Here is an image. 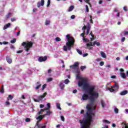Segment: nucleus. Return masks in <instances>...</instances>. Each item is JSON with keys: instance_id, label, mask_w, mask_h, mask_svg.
Listing matches in <instances>:
<instances>
[{"instance_id": "obj_32", "label": "nucleus", "mask_w": 128, "mask_h": 128, "mask_svg": "<svg viewBox=\"0 0 128 128\" xmlns=\"http://www.w3.org/2000/svg\"><path fill=\"white\" fill-rule=\"evenodd\" d=\"M87 30H90V22L87 23Z\"/></svg>"}, {"instance_id": "obj_3", "label": "nucleus", "mask_w": 128, "mask_h": 128, "mask_svg": "<svg viewBox=\"0 0 128 128\" xmlns=\"http://www.w3.org/2000/svg\"><path fill=\"white\" fill-rule=\"evenodd\" d=\"M66 38L68 39V42H66V46H63V50H64V52H68V50H70L74 46V39L73 37L70 36V34H68Z\"/></svg>"}, {"instance_id": "obj_43", "label": "nucleus", "mask_w": 128, "mask_h": 128, "mask_svg": "<svg viewBox=\"0 0 128 128\" xmlns=\"http://www.w3.org/2000/svg\"><path fill=\"white\" fill-rule=\"evenodd\" d=\"M86 12H90V10L88 9V5H86Z\"/></svg>"}, {"instance_id": "obj_29", "label": "nucleus", "mask_w": 128, "mask_h": 128, "mask_svg": "<svg viewBox=\"0 0 128 128\" xmlns=\"http://www.w3.org/2000/svg\"><path fill=\"white\" fill-rule=\"evenodd\" d=\"M83 41L84 42H90V40L86 38H83Z\"/></svg>"}, {"instance_id": "obj_10", "label": "nucleus", "mask_w": 128, "mask_h": 128, "mask_svg": "<svg viewBox=\"0 0 128 128\" xmlns=\"http://www.w3.org/2000/svg\"><path fill=\"white\" fill-rule=\"evenodd\" d=\"M40 6H44V0H41L40 2H38L37 3L38 8H40Z\"/></svg>"}, {"instance_id": "obj_40", "label": "nucleus", "mask_w": 128, "mask_h": 128, "mask_svg": "<svg viewBox=\"0 0 128 128\" xmlns=\"http://www.w3.org/2000/svg\"><path fill=\"white\" fill-rule=\"evenodd\" d=\"M10 16H12V13H8L6 16V18H10Z\"/></svg>"}, {"instance_id": "obj_64", "label": "nucleus", "mask_w": 128, "mask_h": 128, "mask_svg": "<svg viewBox=\"0 0 128 128\" xmlns=\"http://www.w3.org/2000/svg\"><path fill=\"white\" fill-rule=\"evenodd\" d=\"M116 76H111V78H116Z\"/></svg>"}, {"instance_id": "obj_47", "label": "nucleus", "mask_w": 128, "mask_h": 128, "mask_svg": "<svg viewBox=\"0 0 128 128\" xmlns=\"http://www.w3.org/2000/svg\"><path fill=\"white\" fill-rule=\"evenodd\" d=\"M0 92L1 94H4V86H2V89L0 90Z\"/></svg>"}, {"instance_id": "obj_5", "label": "nucleus", "mask_w": 128, "mask_h": 128, "mask_svg": "<svg viewBox=\"0 0 128 128\" xmlns=\"http://www.w3.org/2000/svg\"><path fill=\"white\" fill-rule=\"evenodd\" d=\"M34 44L32 42H23L22 44V46H24V50H26V52H28V50H30V48H32V45Z\"/></svg>"}, {"instance_id": "obj_58", "label": "nucleus", "mask_w": 128, "mask_h": 128, "mask_svg": "<svg viewBox=\"0 0 128 128\" xmlns=\"http://www.w3.org/2000/svg\"><path fill=\"white\" fill-rule=\"evenodd\" d=\"M40 108H44V105L42 104H40Z\"/></svg>"}, {"instance_id": "obj_44", "label": "nucleus", "mask_w": 128, "mask_h": 128, "mask_svg": "<svg viewBox=\"0 0 128 128\" xmlns=\"http://www.w3.org/2000/svg\"><path fill=\"white\" fill-rule=\"evenodd\" d=\"M50 6V0H48V4H47V7L48 8Z\"/></svg>"}, {"instance_id": "obj_22", "label": "nucleus", "mask_w": 128, "mask_h": 128, "mask_svg": "<svg viewBox=\"0 0 128 128\" xmlns=\"http://www.w3.org/2000/svg\"><path fill=\"white\" fill-rule=\"evenodd\" d=\"M56 108H58V110H62V108H60V104L56 103Z\"/></svg>"}, {"instance_id": "obj_18", "label": "nucleus", "mask_w": 128, "mask_h": 128, "mask_svg": "<svg viewBox=\"0 0 128 128\" xmlns=\"http://www.w3.org/2000/svg\"><path fill=\"white\" fill-rule=\"evenodd\" d=\"M100 54H101V56L104 58H106V54L104 52H100Z\"/></svg>"}, {"instance_id": "obj_48", "label": "nucleus", "mask_w": 128, "mask_h": 128, "mask_svg": "<svg viewBox=\"0 0 128 128\" xmlns=\"http://www.w3.org/2000/svg\"><path fill=\"white\" fill-rule=\"evenodd\" d=\"M103 122H105V124H110V122L108 120H104Z\"/></svg>"}, {"instance_id": "obj_28", "label": "nucleus", "mask_w": 128, "mask_h": 128, "mask_svg": "<svg viewBox=\"0 0 128 128\" xmlns=\"http://www.w3.org/2000/svg\"><path fill=\"white\" fill-rule=\"evenodd\" d=\"M14 98V96L11 94L8 95V100H12Z\"/></svg>"}, {"instance_id": "obj_52", "label": "nucleus", "mask_w": 128, "mask_h": 128, "mask_svg": "<svg viewBox=\"0 0 128 128\" xmlns=\"http://www.w3.org/2000/svg\"><path fill=\"white\" fill-rule=\"evenodd\" d=\"M86 35V33L83 32L80 34L81 36H82L83 38H84V36Z\"/></svg>"}, {"instance_id": "obj_7", "label": "nucleus", "mask_w": 128, "mask_h": 128, "mask_svg": "<svg viewBox=\"0 0 128 128\" xmlns=\"http://www.w3.org/2000/svg\"><path fill=\"white\" fill-rule=\"evenodd\" d=\"M42 116L41 115H39L38 117L36 118V120H38L36 123V126H37L38 128H40V122H42Z\"/></svg>"}, {"instance_id": "obj_36", "label": "nucleus", "mask_w": 128, "mask_h": 128, "mask_svg": "<svg viewBox=\"0 0 128 128\" xmlns=\"http://www.w3.org/2000/svg\"><path fill=\"white\" fill-rule=\"evenodd\" d=\"M70 82V80L68 79H66L65 80H64V83H65L66 84H68Z\"/></svg>"}, {"instance_id": "obj_15", "label": "nucleus", "mask_w": 128, "mask_h": 128, "mask_svg": "<svg viewBox=\"0 0 128 128\" xmlns=\"http://www.w3.org/2000/svg\"><path fill=\"white\" fill-rule=\"evenodd\" d=\"M120 76L122 78H126V75L124 72L120 73Z\"/></svg>"}, {"instance_id": "obj_50", "label": "nucleus", "mask_w": 128, "mask_h": 128, "mask_svg": "<svg viewBox=\"0 0 128 128\" xmlns=\"http://www.w3.org/2000/svg\"><path fill=\"white\" fill-rule=\"evenodd\" d=\"M100 66H104V62H100Z\"/></svg>"}, {"instance_id": "obj_61", "label": "nucleus", "mask_w": 128, "mask_h": 128, "mask_svg": "<svg viewBox=\"0 0 128 128\" xmlns=\"http://www.w3.org/2000/svg\"><path fill=\"white\" fill-rule=\"evenodd\" d=\"M124 40H126V38L123 37V38H122V42H124Z\"/></svg>"}, {"instance_id": "obj_14", "label": "nucleus", "mask_w": 128, "mask_h": 128, "mask_svg": "<svg viewBox=\"0 0 128 128\" xmlns=\"http://www.w3.org/2000/svg\"><path fill=\"white\" fill-rule=\"evenodd\" d=\"M128 94V90L122 91L120 93V96H126Z\"/></svg>"}, {"instance_id": "obj_17", "label": "nucleus", "mask_w": 128, "mask_h": 128, "mask_svg": "<svg viewBox=\"0 0 128 128\" xmlns=\"http://www.w3.org/2000/svg\"><path fill=\"white\" fill-rule=\"evenodd\" d=\"M36 84L38 85L36 87V90H38L42 86V84L40 82H36Z\"/></svg>"}, {"instance_id": "obj_56", "label": "nucleus", "mask_w": 128, "mask_h": 128, "mask_svg": "<svg viewBox=\"0 0 128 128\" xmlns=\"http://www.w3.org/2000/svg\"><path fill=\"white\" fill-rule=\"evenodd\" d=\"M124 10L125 12H128V7H126V6H124Z\"/></svg>"}, {"instance_id": "obj_37", "label": "nucleus", "mask_w": 128, "mask_h": 128, "mask_svg": "<svg viewBox=\"0 0 128 128\" xmlns=\"http://www.w3.org/2000/svg\"><path fill=\"white\" fill-rule=\"evenodd\" d=\"M114 112L115 114H118V109L116 108H115L114 109Z\"/></svg>"}, {"instance_id": "obj_60", "label": "nucleus", "mask_w": 128, "mask_h": 128, "mask_svg": "<svg viewBox=\"0 0 128 128\" xmlns=\"http://www.w3.org/2000/svg\"><path fill=\"white\" fill-rule=\"evenodd\" d=\"M22 50H18L16 52L17 54H22Z\"/></svg>"}, {"instance_id": "obj_11", "label": "nucleus", "mask_w": 128, "mask_h": 128, "mask_svg": "<svg viewBox=\"0 0 128 128\" xmlns=\"http://www.w3.org/2000/svg\"><path fill=\"white\" fill-rule=\"evenodd\" d=\"M112 87H113L115 92H118V90L119 86H118V83L115 82L114 85Z\"/></svg>"}, {"instance_id": "obj_16", "label": "nucleus", "mask_w": 128, "mask_h": 128, "mask_svg": "<svg viewBox=\"0 0 128 128\" xmlns=\"http://www.w3.org/2000/svg\"><path fill=\"white\" fill-rule=\"evenodd\" d=\"M6 60L8 64H12V60L10 57H6Z\"/></svg>"}, {"instance_id": "obj_38", "label": "nucleus", "mask_w": 128, "mask_h": 128, "mask_svg": "<svg viewBox=\"0 0 128 128\" xmlns=\"http://www.w3.org/2000/svg\"><path fill=\"white\" fill-rule=\"evenodd\" d=\"M86 66H80V70H81L84 71V70L86 69Z\"/></svg>"}, {"instance_id": "obj_30", "label": "nucleus", "mask_w": 128, "mask_h": 128, "mask_svg": "<svg viewBox=\"0 0 128 128\" xmlns=\"http://www.w3.org/2000/svg\"><path fill=\"white\" fill-rule=\"evenodd\" d=\"M16 42V38H14L12 40H10L11 44H14Z\"/></svg>"}, {"instance_id": "obj_49", "label": "nucleus", "mask_w": 128, "mask_h": 128, "mask_svg": "<svg viewBox=\"0 0 128 128\" xmlns=\"http://www.w3.org/2000/svg\"><path fill=\"white\" fill-rule=\"evenodd\" d=\"M85 2H86V4H90V0H84Z\"/></svg>"}, {"instance_id": "obj_54", "label": "nucleus", "mask_w": 128, "mask_h": 128, "mask_svg": "<svg viewBox=\"0 0 128 128\" xmlns=\"http://www.w3.org/2000/svg\"><path fill=\"white\" fill-rule=\"evenodd\" d=\"M6 106H10V102L6 101Z\"/></svg>"}, {"instance_id": "obj_9", "label": "nucleus", "mask_w": 128, "mask_h": 128, "mask_svg": "<svg viewBox=\"0 0 128 128\" xmlns=\"http://www.w3.org/2000/svg\"><path fill=\"white\" fill-rule=\"evenodd\" d=\"M76 78H78V80H80V81L78 82H82L83 80H84L86 79V78L80 77V76L78 74H76Z\"/></svg>"}, {"instance_id": "obj_4", "label": "nucleus", "mask_w": 128, "mask_h": 128, "mask_svg": "<svg viewBox=\"0 0 128 128\" xmlns=\"http://www.w3.org/2000/svg\"><path fill=\"white\" fill-rule=\"evenodd\" d=\"M97 95H92V94H84L82 96V100H90L91 103L93 104L96 102V99L98 98V93H96Z\"/></svg>"}, {"instance_id": "obj_31", "label": "nucleus", "mask_w": 128, "mask_h": 128, "mask_svg": "<svg viewBox=\"0 0 128 128\" xmlns=\"http://www.w3.org/2000/svg\"><path fill=\"white\" fill-rule=\"evenodd\" d=\"M76 52L79 54H82V52L80 49H76Z\"/></svg>"}, {"instance_id": "obj_45", "label": "nucleus", "mask_w": 128, "mask_h": 128, "mask_svg": "<svg viewBox=\"0 0 128 128\" xmlns=\"http://www.w3.org/2000/svg\"><path fill=\"white\" fill-rule=\"evenodd\" d=\"M92 38H90V41L92 42V40H94V35H92V36H91Z\"/></svg>"}, {"instance_id": "obj_21", "label": "nucleus", "mask_w": 128, "mask_h": 128, "mask_svg": "<svg viewBox=\"0 0 128 128\" xmlns=\"http://www.w3.org/2000/svg\"><path fill=\"white\" fill-rule=\"evenodd\" d=\"M108 90H110V92H116V90H114V89L113 88L112 86L111 88H108Z\"/></svg>"}, {"instance_id": "obj_63", "label": "nucleus", "mask_w": 128, "mask_h": 128, "mask_svg": "<svg viewBox=\"0 0 128 128\" xmlns=\"http://www.w3.org/2000/svg\"><path fill=\"white\" fill-rule=\"evenodd\" d=\"M2 44H8V42H4Z\"/></svg>"}, {"instance_id": "obj_51", "label": "nucleus", "mask_w": 128, "mask_h": 128, "mask_svg": "<svg viewBox=\"0 0 128 128\" xmlns=\"http://www.w3.org/2000/svg\"><path fill=\"white\" fill-rule=\"evenodd\" d=\"M60 118H61V120H62V122H64V117L62 116H61Z\"/></svg>"}, {"instance_id": "obj_53", "label": "nucleus", "mask_w": 128, "mask_h": 128, "mask_svg": "<svg viewBox=\"0 0 128 128\" xmlns=\"http://www.w3.org/2000/svg\"><path fill=\"white\" fill-rule=\"evenodd\" d=\"M90 29H87L86 30V36H88V34H90Z\"/></svg>"}, {"instance_id": "obj_33", "label": "nucleus", "mask_w": 128, "mask_h": 128, "mask_svg": "<svg viewBox=\"0 0 128 128\" xmlns=\"http://www.w3.org/2000/svg\"><path fill=\"white\" fill-rule=\"evenodd\" d=\"M50 20H46V22H45V24H46V26H48V24H50Z\"/></svg>"}, {"instance_id": "obj_55", "label": "nucleus", "mask_w": 128, "mask_h": 128, "mask_svg": "<svg viewBox=\"0 0 128 128\" xmlns=\"http://www.w3.org/2000/svg\"><path fill=\"white\" fill-rule=\"evenodd\" d=\"M114 12H118V8H114Z\"/></svg>"}, {"instance_id": "obj_13", "label": "nucleus", "mask_w": 128, "mask_h": 128, "mask_svg": "<svg viewBox=\"0 0 128 128\" xmlns=\"http://www.w3.org/2000/svg\"><path fill=\"white\" fill-rule=\"evenodd\" d=\"M46 94H48L46 93V92H45L42 95H40V96H39L38 100H42V98H46Z\"/></svg>"}, {"instance_id": "obj_27", "label": "nucleus", "mask_w": 128, "mask_h": 128, "mask_svg": "<svg viewBox=\"0 0 128 128\" xmlns=\"http://www.w3.org/2000/svg\"><path fill=\"white\" fill-rule=\"evenodd\" d=\"M51 114H52V112H50V110H48L46 111V116H50Z\"/></svg>"}, {"instance_id": "obj_19", "label": "nucleus", "mask_w": 128, "mask_h": 128, "mask_svg": "<svg viewBox=\"0 0 128 128\" xmlns=\"http://www.w3.org/2000/svg\"><path fill=\"white\" fill-rule=\"evenodd\" d=\"M46 112L45 109H41L40 111L38 112V116H42V112Z\"/></svg>"}, {"instance_id": "obj_41", "label": "nucleus", "mask_w": 128, "mask_h": 128, "mask_svg": "<svg viewBox=\"0 0 128 128\" xmlns=\"http://www.w3.org/2000/svg\"><path fill=\"white\" fill-rule=\"evenodd\" d=\"M123 34L124 36H128V31H124Z\"/></svg>"}, {"instance_id": "obj_24", "label": "nucleus", "mask_w": 128, "mask_h": 128, "mask_svg": "<svg viewBox=\"0 0 128 128\" xmlns=\"http://www.w3.org/2000/svg\"><path fill=\"white\" fill-rule=\"evenodd\" d=\"M60 86L61 90H64V83L60 82Z\"/></svg>"}, {"instance_id": "obj_26", "label": "nucleus", "mask_w": 128, "mask_h": 128, "mask_svg": "<svg viewBox=\"0 0 128 128\" xmlns=\"http://www.w3.org/2000/svg\"><path fill=\"white\" fill-rule=\"evenodd\" d=\"M47 106L48 108L45 109V110H50V103H48Z\"/></svg>"}, {"instance_id": "obj_23", "label": "nucleus", "mask_w": 128, "mask_h": 128, "mask_svg": "<svg viewBox=\"0 0 128 128\" xmlns=\"http://www.w3.org/2000/svg\"><path fill=\"white\" fill-rule=\"evenodd\" d=\"M74 6H71L69 8H68V12H72V11L74 10Z\"/></svg>"}, {"instance_id": "obj_8", "label": "nucleus", "mask_w": 128, "mask_h": 128, "mask_svg": "<svg viewBox=\"0 0 128 128\" xmlns=\"http://www.w3.org/2000/svg\"><path fill=\"white\" fill-rule=\"evenodd\" d=\"M48 60V56H40L39 57L38 60L40 62H46Z\"/></svg>"}, {"instance_id": "obj_62", "label": "nucleus", "mask_w": 128, "mask_h": 128, "mask_svg": "<svg viewBox=\"0 0 128 128\" xmlns=\"http://www.w3.org/2000/svg\"><path fill=\"white\" fill-rule=\"evenodd\" d=\"M76 18V16H74V15H72V16H71V18L72 19V20H74V19Z\"/></svg>"}, {"instance_id": "obj_12", "label": "nucleus", "mask_w": 128, "mask_h": 128, "mask_svg": "<svg viewBox=\"0 0 128 128\" xmlns=\"http://www.w3.org/2000/svg\"><path fill=\"white\" fill-rule=\"evenodd\" d=\"M78 66H80V63L78 62H75L74 65L70 66L71 68H78Z\"/></svg>"}, {"instance_id": "obj_59", "label": "nucleus", "mask_w": 128, "mask_h": 128, "mask_svg": "<svg viewBox=\"0 0 128 128\" xmlns=\"http://www.w3.org/2000/svg\"><path fill=\"white\" fill-rule=\"evenodd\" d=\"M16 20L15 18H11V22H16Z\"/></svg>"}, {"instance_id": "obj_20", "label": "nucleus", "mask_w": 128, "mask_h": 128, "mask_svg": "<svg viewBox=\"0 0 128 128\" xmlns=\"http://www.w3.org/2000/svg\"><path fill=\"white\" fill-rule=\"evenodd\" d=\"M10 26V23H8L4 26V30H6Z\"/></svg>"}, {"instance_id": "obj_2", "label": "nucleus", "mask_w": 128, "mask_h": 128, "mask_svg": "<svg viewBox=\"0 0 128 128\" xmlns=\"http://www.w3.org/2000/svg\"><path fill=\"white\" fill-rule=\"evenodd\" d=\"M78 86H83L84 90H87L88 94H91L92 96H97L96 92L94 91L96 86H90V84L88 82V80L85 79L82 82H78Z\"/></svg>"}, {"instance_id": "obj_57", "label": "nucleus", "mask_w": 128, "mask_h": 128, "mask_svg": "<svg viewBox=\"0 0 128 128\" xmlns=\"http://www.w3.org/2000/svg\"><path fill=\"white\" fill-rule=\"evenodd\" d=\"M82 30H86V26H84L82 28Z\"/></svg>"}, {"instance_id": "obj_25", "label": "nucleus", "mask_w": 128, "mask_h": 128, "mask_svg": "<svg viewBox=\"0 0 128 128\" xmlns=\"http://www.w3.org/2000/svg\"><path fill=\"white\" fill-rule=\"evenodd\" d=\"M101 104L102 106V108H104V106H106V103L104 102V100H101Z\"/></svg>"}, {"instance_id": "obj_42", "label": "nucleus", "mask_w": 128, "mask_h": 128, "mask_svg": "<svg viewBox=\"0 0 128 128\" xmlns=\"http://www.w3.org/2000/svg\"><path fill=\"white\" fill-rule=\"evenodd\" d=\"M47 82H52V78H49L47 79Z\"/></svg>"}, {"instance_id": "obj_39", "label": "nucleus", "mask_w": 128, "mask_h": 128, "mask_svg": "<svg viewBox=\"0 0 128 128\" xmlns=\"http://www.w3.org/2000/svg\"><path fill=\"white\" fill-rule=\"evenodd\" d=\"M122 124L124 125V127L123 126L122 128H128V126L124 122H122Z\"/></svg>"}, {"instance_id": "obj_1", "label": "nucleus", "mask_w": 128, "mask_h": 128, "mask_svg": "<svg viewBox=\"0 0 128 128\" xmlns=\"http://www.w3.org/2000/svg\"><path fill=\"white\" fill-rule=\"evenodd\" d=\"M86 108L88 112H86V118L79 120V122L80 124V128H90L92 120V116H94V113L92 112L94 104H87Z\"/></svg>"}, {"instance_id": "obj_35", "label": "nucleus", "mask_w": 128, "mask_h": 128, "mask_svg": "<svg viewBox=\"0 0 128 128\" xmlns=\"http://www.w3.org/2000/svg\"><path fill=\"white\" fill-rule=\"evenodd\" d=\"M55 40L56 42H60V40H62V39H60V38L57 37L55 38Z\"/></svg>"}, {"instance_id": "obj_6", "label": "nucleus", "mask_w": 128, "mask_h": 128, "mask_svg": "<svg viewBox=\"0 0 128 128\" xmlns=\"http://www.w3.org/2000/svg\"><path fill=\"white\" fill-rule=\"evenodd\" d=\"M95 44H96L98 46H100V43L99 42H96V41H94L93 44L92 42L87 43L86 46L89 50H90V48L89 46H95Z\"/></svg>"}, {"instance_id": "obj_46", "label": "nucleus", "mask_w": 128, "mask_h": 128, "mask_svg": "<svg viewBox=\"0 0 128 128\" xmlns=\"http://www.w3.org/2000/svg\"><path fill=\"white\" fill-rule=\"evenodd\" d=\"M26 122H30V118H26V120H25Z\"/></svg>"}, {"instance_id": "obj_34", "label": "nucleus", "mask_w": 128, "mask_h": 128, "mask_svg": "<svg viewBox=\"0 0 128 128\" xmlns=\"http://www.w3.org/2000/svg\"><path fill=\"white\" fill-rule=\"evenodd\" d=\"M46 88V84H44L42 85V90H44V88Z\"/></svg>"}]
</instances>
